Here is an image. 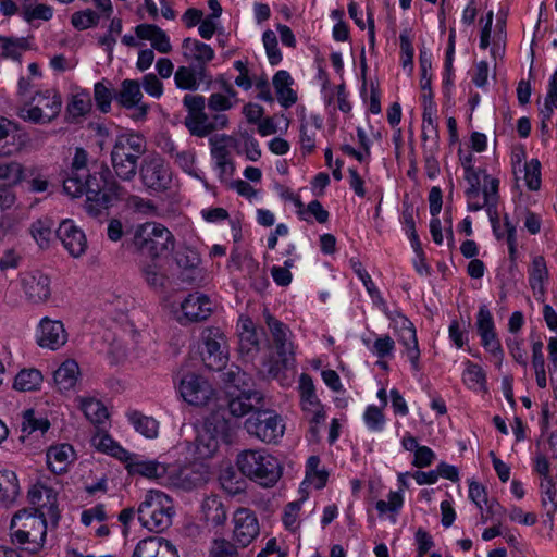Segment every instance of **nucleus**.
<instances>
[{
	"instance_id": "11",
	"label": "nucleus",
	"mask_w": 557,
	"mask_h": 557,
	"mask_svg": "<svg viewBox=\"0 0 557 557\" xmlns=\"http://www.w3.org/2000/svg\"><path fill=\"white\" fill-rule=\"evenodd\" d=\"M205 348L202 361L208 369L221 371L227 362V349L224 334L218 327L206 329L201 334Z\"/></svg>"
},
{
	"instance_id": "30",
	"label": "nucleus",
	"mask_w": 557,
	"mask_h": 557,
	"mask_svg": "<svg viewBox=\"0 0 557 557\" xmlns=\"http://www.w3.org/2000/svg\"><path fill=\"white\" fill-rule=\"evenodd\" d=\"M201 507L207 522L213 525H222L225 523L227 518L226 509L219 496L211 495L207 497Z\"/></svg>"
},
{
	"instance_id": "58",
	"label": "nucleus",
	"mask_w": 557,
	"mask_h": 557,
	"mask_svg": "<svg viewBox=\"0 0 557 557\" xmlns=\"http://www.w3.org/2000/svg\"><path fill=\"white\" fill-rule=\"evenodd\" d=\"M483 347L491 352L498 361V367H500L504 359V351L502 349L500 342L498 341L496 333L492 332L486 337H481Z\"/></svg>"
},
{
	"instance_id": "10",
	"label": "nucleus",
	"mask_w": 557,
	"mask_h": 557,
	"mask_svg": "<svg viewBox=\"0 0 557 557\" xmlns=\"http://www.w3.org/2000/svg\"><path fill=\"white\" fill-rule=\"evenodd\" d=\"M183 104L187 110L184 125L191 136L206 137L214 132L208 114L205 112L206 100L203 96L187 94L183 98Z\"/></svg>"
},
{
	"instance_id": "64",
	"label": "nucleus",
	"mask_w": 557,
	"mask_h": 557,
	"mask_svg": "<svg viewBox=\"0 0 557 557\" xmlns=\"http://www.w3.org/2000/svg\"><path fill=\"white\" fill-rule=\"evenodd\" d=\"M143 87L147 94L154 98L161 97L163 85L154 74H147L143 78Z\"/></svg>"
},
{
	"instance_id": "52",
	"label": "nucleus",
	"mask_w": 557,
	"mask_h": 557,
	"mask_svg": "<svg viewBox=\"0 0 557 557\" xmlns=\"http://www.w3.org/2000/svg\"><path fill=\"white\" fill-rule=\"evenodd\" d=\"M419 61H420V69H421L422 95L424 92L430 94L431 100H432L433 99V92H432V88H431L432 78H431V75L429 74V70H431V66H432L431 57L428 54L426 51L422 50V51H420Z\"/></svg>"
},
{
	"instance_id": "37",
	"label": "nucleus",
	"mask_w": 557,
	"mask_h": 557,
	"mask_svg": "<svg viewBox=\"0 0 557 557\" xmlns=\"http://www.w3.org/2000/svg\"><path fill=\"white\" fill-rule=\"evenodd\" d=\"M128 419L137 432L147 438H154L158 435L159 423L151 417H147L139 411L128 413Z\"/></svg>"
},
{
	"instance_id": "5",
	"label": "nucleus",
	"mask_w": 557,
	"mask_h": 557,
	"mask_svg": "<svg viewBox=\"0 0 557 557\" xmlns=\"http://www.w3.org/2000/svg\"><path fill=\"white\" fill-rule=\"evenodd\" d=\"M141 525L160 533L172 524L174 513L171 498L160 491H149L137 510Z\"/></svg>"
},
{
	"instance_id": "44",
	"label": "nucleus",
	"mask_w": 557,
	"mask_h": 557,
	"mask_svg": "<svg viewBox=\"0 0 557 557\" xmlns=\"http://www.w3.org/2000/svg\"><path fill=\"white\" fill-rule=\"evenodd\" d=\"M100 20L99 14L95 11L87 9L85 11H78L73 13L71 17L72 25L79 30H85L89 27L98 25Z\"/></svg>"
},
{
	"instance_id": "22",
	"label": "nucleus",
	"mask_w": 557,
	"mask_h": 557,
	"mask_svg": "<svg viewBox=\"0 0 557 557\" xmlns=\"http://www.w3.org/2000/svg\"><path fill=\"white\" fill-rule=\"evenodd\" d=\"M272 83L277 100L283 108L288 109L297 102V94L290 87L294 81L287 71L281 70L276 72Z\"/></svg>"
},
{
	"instance_id": "55",
	"label": "nucleus",
	"mask_w": 557,
	"mask_h": 557,
	"mask_svg": "<svg viewBox=\"0 0 557 557\" xmlns=\"http://www.w3.org/2000/svg\"><path fill=\"white\" fill-rule=\"evenodd\" d=\"M239 352L242 355H250L259 350V338L256 331H247L239 333Z\"/></svg>"
},
{
	"instance_id": "60",
	"label": "nucleus",
	"mask_w": 557,
	"mask_h": 557,
	"mask_svg": "<svg viewBox=\"0 0 557 557\" xmlns=\"http://www.w3.org/2000/svg\"><path fill=\"white\" fill-rule=\"evenodd\" d=\"M364 422L369 429L381 431L385 422L384 414L377 407L369 406L364 412Z\"/></svg>"
},
{
	"instance_id": "34",
	"label": "nucleus",
	"mask_w": 557,
	"mask_h": 557,
	"mask_svg": "<svg viewBox=\"0 0 557 557\" xmlns=\"http://www.w3.org/2000/svg\"><path fill=\"white\" fill-rule=\"evenodd\" d=\"M34 99H37L38 104H42L41 108L44 109L47 122L52 121L59 115L62 107V100L61 96L57 91L47 90L44 94L37 92Z\"/></svg>"
},
{
	"instance_id": "42",
	"label": "nucleus",
	"mask_w": 557,
	"mask_h": 557,
	"mask_svg": "<svg viewBox=\"0 0 557 557\" xmlns=\"http://www.w3.org/2000/svg\"><path fill=\"white\" fill-rule=\"evenodd\" d=\"M483 208L486 209V212L490 216V221H491L495 236L497 238H502L503 234L499 233V231H498V228H499L498 213H497L496 208H494L493 202H490L484 197H483L482 201H480L479 199L468 201V209L470 211H479Z\"/></svg>"
},
{
	"instance_id": "31",
	"label": "nucleus",
	"mask_w": 557,
	"mask_h": 557,
	"mask_svg": "<svg viewBox=\"0 0 557 557\" xmlns=\"http://www.w3.org/2000/svg\"><path fill=\"white\" fill-rule=\"evenodd\" d=\"M423 102V115H422V139L426 141L429 138L437 137V124L434 115L436 108L433 101H431V95L424 92L422 95Z\"/></svg>"
},
{
	"instance_id": "2",
	"label": "nucleus",
	"mask_w": 557,
	"mask_h": 557,
	"mask_svg": "<svg viewBox=\"0 0 557 557\" xmlns=\"http://www.w3.org/2000/svg\"><path fill=\"white\" fill-rule=\"evenodd\" d=\"M227 396V408L235 418L249 413L251 408H259L263 394L252 389L253 380L239 367L232 364L221 375Z\"/></svg>"
},
{
	"instance_id": "46",
	"label": "nucleus",
	"mask_w": 557,
	"mask_h": 557,
	"mask_svg": "<svg viewBox=\"0 0 557 557\" xmlns=\"http://www.w3.org/2000/svg\"><path fill=\"white\" fill-rule=\"evenodd\" d=\"M34 1L24 2L23 4V16L27 22L34 20L48 21L52 17V10L46 4H37L33 8Z\"/></svg>"
},
{
	"instance_id": "19",
	"label": "nucleus",
	"mask_w": 557,
	"mask_h": 557,
	"mask_svg": "<svg viewBox=\"0 0 557 557\" xmlns=\"http://www.w3.org/2000/svg\"><path fill=\"white\" fill-rule=\"evenodd\" d=\"M66 341L67 334L62 322L53 321L48 318L41 320L37 338V343L40 347L55 350L63 346Z\"/></svg>"
},
{
	"instance_id": "63",
	"label": "nucleus",
	"mask_w": 557,
	"mask_h": 557,
	"mask_svg": "<svg viewBox=\"0 0 557 557\" xmlns=\"http://www.w3.org/2000/svg\"><path fill=\"white\" fill-rule=\"evenodd\" d=\"M17 114L24 121H29L33 123H40L42 122L44 117H46L44 109L39 104H36L30 108L24 106L18 109Z\"/></svg>"
},
{
	"instance_id": "28",
	"label": "nucleus",
	"mask_w": 557,
	"mask_h": 557,
	"mask_svg": "<svg viewBox=\"0 0 557 557\" xmlns=\"http://www.w3.org/2000/svg\"><path fill=\"white\" fill-rule=\"evenodd\" d=\"M26 177L25 168L15 160L0 162V186L14 187Z\"/></svg>"
},
{
	"instance_id": "62",
	"label": "nucleus",
	"mask_w": 557,
	"mask_h": 557,
	"mask_svg": "<svg viewBox=\"0 0 557 557\" xmlns=\"http://www.w3.org/2000/svg\"><path fill=\"white\" fill-rule=\"evenodd\" d=\"M394 347V339L388 335H384L382 337L376 338V341L373 344V351L379 358H385L392 354Z\"/></svg>"
},
{
	"instance_id": "33",
	"label": "nucleus",
	"mask_w": 557,
	"mask_h": 557,
	"mask_svg": "<svg viewBox=\"0 0 557 557\" xmlns=\"http://www.w3.org/2000/svg\"><path fill=\"white\" fill-rule=\"evenodd\" d=\"M548 278V270L546 267L545 259L542 256H537L532 261V267L530 270L529 283L531 288L541 295L544 296L545 288L544 283Z\"/></svg>"
},
{
	"instance_id": "20",
	"label": "nucleus",
	"mask_w": 557,
	"mask_h": 557,
	"mask_svg": "<svg viewBox=\"0 0 557 557\" xmlns=\"http://www.w3.org/2000/svg\"><path fill=\"white\" fill-rule=\"evenodd\" d=\"M132 557H178V554L169 541L149 536L136 545Z\"/></svg>"
},
{
	"instance_id": "27",
	"label": "nucleus",
	"mask_w": 557,
	"mask_h": 557,
	"mask_svg": "<svg viewBox=\"0 0 557 557\" xmlns=\"http://www.w3.org/2000/svg\"><path fill=\"white\" fill-rule=\"evenodd\" d=\"M400 342L407 347V356L414 370H419L420 350L418 347V339L416 329L408 319L403 318V333Z\"/></svg>"
},
{
	"instance_id": "41",
	"label": "nucleus",
	"mask_w": 557,
	"mask_h": 557,
	"mask_svg": "<svg viewBox=\"0 0 557 557\" xmlns=\"http://www.w3.org/2000/svg\"><path fill=\"white\" fill-rule=\"evenodd\" d=\"M141 274L150 288L159 292L165 288L168 276L156 263L144 265L141 268Z\"/></svg>"
},
{
	"instance_id": "24",
	"label": "nucleus",
	"mask_w": 557,
	"mask_h": 557,
	"mask_svg": "<svg viewBox=\"0 0 557 557\" xmlns=\"http://www.w3.org/2000/svg\"><path fill=\"white\" fill-rule=\"evenodd\" d=\"M78 375V363L73 359H67L54 371L53 380L59 391H69L75 386Z\"/></svg>"
},
{
	"instance_id": "32",
	"label": "nucleus",
	"mask_w": 557,
	"mask_h": 557,
	"mask_svg": "<svg viewBox=\"0 0 557 557\" xmlns=\"http://www.w3.org/2000/svg\"><path fill=\"white\" fill-rule=\"evenodd\" d=\"M42 379L39 370L34 368L23 369L16 374L13 387L20 392L36 391L41 385Z\"/></svg>"
},
{
	"instance_id": "40",
	"label": "nucleus",
	"mask_w": 557,
	"mask_h": 557,
	"mask_svg": "<svg viewBox=\"0 0 557 557\" xmlns=\"http://www.w3.org/2000/svg\"><path fill=\"white\" fill-rule=\"evenodd\" d=\"M1 48V58H10L16 61H21L22 51L28 50L30 45L27 38L24 37H4L2 39Z\"/></svg>"
},
{
	"instance_id": "12",
	"label": "nucleus",
	"mask_w": 557,
	"mask_h": 557,
	"mask_svg": "<svg viewBox=\"0 0 557 557\" xmlns=\"http://www.w3.org/2000/svg\"><path fill=\"white\" fill-rule=\"evenodd\" d=\"M180 393L189 405L203 406L212 397L213 389L201 376L195 373H187L181 380Z\"/></svg>"
},
{
	"instance_id": "36",
	"label": "nucleus",
	"mask_w": 557,
	"mask_h": 557,
	"mask_svg": "<svg viewBox=\"0 0 557 557\" xmlns=\"http://www.w3.org/2000/svg\"><path fill=\"white\" fill-rule=\"evenodd\" d=\"M207 482L206 475L202 471L193 467H185L177 473L174 484L183 490H193L201 486Z\"/></svg>"
},
{
	"instance_id": "53",
	"label": "nucleus",
	"mask_w": 557,
	"mask_h": 557,
	"mask_svg": "<svg viewBox=\"0 0 557 557\" xmlns=\"http://www.w3.org/2000/svg\"><path fill=\"white\" fill-rule=\"evenodd\" d=\"M50 428V422L47 419L40 418L37 419L35 417V412L32 409H28L23 414V423L22 429L23 431H28L29 433L34 431H41L45 433Z\"/></svg>"
},
{
	"instance_id": "43",
	"label": "nucleus",
	"mask_w": 557,
	"mask_h": 557,
	"mask_svg": "<svg viewBox=\"0 0 557 557\" xmlns=\"http://www.w3.org/2000/svg\"><path fill=\"white\" fill-rule=\"evenodd\" d=\"M174 81L176 86L181 89H198L197 74L193 67L180 66L174 74Z\"/></svg>"
},
{
	"instance_id": "21",
	"label": "nucleus",
	"mask_w": 557,
	"mask_h": 557,
	"mask_svg": "<svg viewBox=\"0 0 557 557\" xmlns=\"http://www.w3.org/2000/svg\"><path fill=\"white\" fill-rule=\"evenodd\" d=\"M131 475H141L148 479H159L166 473V467L156 460H144L136 455H131L123 460Z\"/></svg>"
},
{
	"instance_id": "26",
	"label": "nucleus",
	"mask_w": 557,
	"mask_h": 557,
	"mask_svg": "<svg viewBox=\"0 0 557 557\" xmlns=\"http://www.w3.org/2000/svg\"><path fill=\"white\" fill-rule=\"evenodd\" d=\"M73 453V448L69 444L50 447L47 451L49 469L57 474L65 472Z\"/></svg>"
},
{
	"instance_id": "9",
	"label": "nucleus",
	"mask_w": 557,
	"mask_h": 557,
	"mask_svg": "<svg viewBox=\"0 0 557 557\" xmlns=\"http://www.w3.org/2000/svg\"><path fill=\"white\" fill-rule=\"evenodd\" d=\"M139 176L144 186L161 193L171 187L172 173L165 161L158 154L145 157L139 164Z\"/></svg>"
},
{
	"instance_id": "29",
	"label": "nucleus",
	"mask_w": 557,
	"mask_h": 557,
	"mask_svg": "<svg viewBox=\"0 0 557 557\" xmlns=\"http://www.w3.org/2000/svg\"><path fill=\"white\" fill-rule=\"evenodd\" d=\"M182 47L184 49V55L195 60L197 63L207 64L214 58L213 49L197 39L186 38Z\"/></svg>"
},
{
	"instance_id": "38",
	"label": "nucleus",
	"mask_w": 557,
	"mask_h": 557,
	"mask_svg": "<svg viewBox=\"0 0 557 557\" xmlns=\"http://www.w3.org/2000/svg\"><path fill=\"white\" fill-rule=\"evenodd\" d=\"M81 409L85 417L94 424H101L109 417L106 406L95 398L81 399Z\"/></svg>"
},
{
	"instance_id": "54",
	"label": "nucleus",
	"mask_w": 557,
	"mask_h": 557,
	"mask_svg": "<svg viewBox=\"0 0 557 557\" xmlns=\"http://www.w3.org/2000/svg\"><path fill=\"white\" fill-rule=\"evenodd\" d=\"M94 97L98 109L103 113L109 112L111 108L112 94L102 82L95 84Z\"/></svg>"
},
{
	"instance_id": "4",
	"label": "nucleus",
	"mask_w": 557,
	"mask_h": 557,
	"mask_svg": "<svg viewBox=\"0 0 557 557\" xmlns=\"http://www.w3.org/2000/svg\"><path fill=\"white\" fill-rule=\"evenodd\" d=\"M239 471L262 486H273L282 475L278 459L264 450L249 449L237 457Z\"/></svg>"
},
{
	"instance_id": "17",
	"label": "nucleus",
	"mask_w": 557,
	"mask_h": 557,
	"mask_svg": "<svg viewBox=\"0 0 557 557\" xmlns=\"http://www.w3.org/2000/svg\"><path fill=\"white\" fill-rule=\"evenodd\" d=\"M57 237L61 240L63 247L73 258H79L87 249V239L84 232L73 224L72 221L65 220L55 232Z\"/></svg>"
},
{
	"instance_id": "49",
	"label": "nucleus",
	"mask_w": 557,
	"mask_h": 557,
	"mask_svg": "<svg viewBox=\"0 0 557 557\" xmlns=\"http://www.w3.org/2000/svg\"><path fill=\"white\" fill-rule=\"evenodd\" d=\"M30 233L40 248H48L52 236V230L49 224L41 220H37L30 226Z\"/></svg>"
},
{
	"instance_id": "48",
	"label": "nucleus",
	"mask_w": 557,
	"mask_h": 557,
	"mask_svg": "<svg viewBox=\"0 0 557 557\" xmlns=\"http://www.w3.org/2000/svg\"><path fill=\"white\" fill-rule=\"evenodd\" d=\"M263 45L270 64L276 65L282 61V53L277 47V38L273 30H265L262 36Z\"/></svg>"
},
{
	"instance_id": "51",
	"label": "nucleus",
	"mask_w": 557,
	"mask_h": 557,
	"mask_svg": "<svg viewBox=\"0 0 557 557\" xmlns=\"http://www.w3.org/2000/svg\"><path fill=\"white\" fill-rule=\"evenodd\" d=\"M209 555L210 557H239L236 546L225 539H214Z\"/></svg>"
},
{
	"instance_id": "13",
	"label": "nucleus",
	"mask_w": 557,
	"mask_h": 557,
	"mask_svg": "<svg viewBox=\"0 0 557 557\" xmlns=\"http://www.w3.org/2000/svg\"><path fill=\"white\" fill-rule=\"evenodd\" d=\"M233 522V539L240 547H247L260 533L257 516L248 508H238Z\"/></svg>"
},
{
	"instance_id": "47",
	"label": "nucleus",
	"mask_w": 557,
	"mask_h": 557,
	"mask_svg": "<svg viewBox=\"0 0 557 557\" xmlns=\"http://www.w3.org/2000/svg\"><path fill=\"white\" fill-rule=\"evenodd\" d=\"M174 260L176 264L184 270H191L200 263L198 252L191 248L185 247L175 252Z\"/></svg>"
},
{
	"instance_id": "39",
	"label": "nucleus",
	"mask_w": 557,
	"mask_h": 557,
	"mask_svg": "<svg viewBox=\"0 0 557 557\" xmlns=\"http://www.w3.org/2000/svg\"><path fill=\"white\" fill-rule=\"evenodd\" d=\"M111 164L114 171V178L119 177L124 182H131L136 176L137 171L139 172L138 162L125 160L121 154L120 157L111 154Z\"/></svg>"
},
{
	"instance_id": "16",
	"label": "nucleus",
	"mask_w": 557,
	"mask_h": 557,
	"mask_svg": "<svg viewBox=\"0 0 557 557\" xmlns=\"http://www.w3.org/2000/svg\"><path fill=\"white\" fill-rule=\"evenodd\" d=\"M27 141V135L14 122L0 117V156L20 152Z\"/></svg>"
},
{
	"instance_id": "35",
	"label": "nucleus",
	"mask_w": 557,
	"mask_h": 557,
	"mask_svg": "<svg viewBox=\"0 0 557 557\" xmlns=\"http://www.w3.org/2000/svg\"><path fill=\"white\" fill-rule=\"evenodd\" d=\"M91 441L92 445L100 451L107 453L122 461L129 458V453L114 442L108 434L98 433Z\"/></svg>"
},
{
	"instance_id": "23",
	"label": "nucleus",
	"mask_w": 557,
	"mask_h": 557,
	"mask_svg": "<svg viewBox=\"0 0 557 557\" xmlns=\"http://www.w3.org/2000/svg\"><path fill=\"white\" fill-rule=\"evenodd\" d=\"M20 495V483L15 472L0 470V507L8 508Z\"/></svg>"
},
{
	"instance_id": "7",
	"label": "nucleus",
	"mask_w": 557,
	"mask_h": 557,
	"mask_svg": "<svg viewBox=\"0 0 557 557\" xmlns=\"http://www.w3.org/2000/svg\"><path fill=\"white\" fill-rule=\"evenodd\" d=\"M134 243L143 253L158 258L174 250L175 238L164 225L147 222L136 230Z\"/></svg>"
},
{
	"instance_id": "56",
	"label": "nucleus",
	"mask_w": 557,
	"mask_h": 557,
	"mask_svg": "<svg viewBox=\"0 0 557 557\" xmlns=\"http://www.w3.org/2000/svg\"><path fill=\"white\" fill-rule=\"evenodd\" d=\"M476 325L481 337H486L490 333L495 332L493 317L485 306L480 307Z\"/></svg>"
},
{
	"instance_id": "8",
	"label": "nucleus",
	"mask_w": 557,
	"mask_h": 557,
	"mask_svg": "<svg viewBox=\"0 0 557 557\" xmlns=\"http://www.w3.org/2000/svg\"><path fill=\"white\" fill-rule=\"evenodd\" d=\"M263 315L278 356L277 360L270 361L268 372L271 376L277 377L282 370L294 364L293 344L287 338L289 330L283 322L274 318L267 309L263 311Z\"/></svg>"
},
{
	"instance_id": "15",
	"label": "nucleus",
	"mask_w": 557,
	"mask_h": 557,
	"mask_svg": "<svg viewBox=\"0 0 557 557\" xmlns=\"http://www.w3.org/2000/svg\"><path fill=\"white\" fill-rule=\"evenodd\" d=\"M21 285L26 298L34 304L45 302L50 298V278L39 270L24 273Z\"/></svg>"
},
{
	"instance_id": "59",
	"label": "nucleus",
	"mask_w": 557,
	"mask_h": 557,
	"mask_svg": "<svg viewBox=\"0 0 557 557\" xmlns=\"http://www.w3.org/2000/svg\"><path fill=\"white\" fill-rule=\"evenodd\" d=\"M403 506V496L399 492H391L388 494V502L379 500L376 502L377 511L383 515L387 511L397 512Z\"/></svg>"
},
{
	"instance_id": "6",
	"label": "nucleus",
	"mask_w": 557,
	"mask_h": 557,
	"mask_svg": "<svg viewBox=\"0 0 557 557\" xmlns=\"http://www.w3.org/2000/svg\"><path fill=\"white\" fill-rule=\"evenodd\" d=\"M264 396L259 408H251L249 418L244 423L247 433L259 441L271 444L276 443L285 431L282 418L271 409H264Z\"/></svg>"
},
{
	"instance_id": "45",
	"label": "nucleus",
	"mask_w": 557,
	"mask_h": 557,
	"mask_svg": "<svg viewBox=\"0 0 557 557\" xmlns=\"http://www.w3.org/2000/svg\"><path fill=\"white\" fill-rule=\"evenodd\" d=\"M90 110V98L88 94H77L66 107V112L73 119L85 115Z\"/></svg>"
},
{
	"instance_id": "18",
	"label": "nucleus",
	"mask_w": 557,
	"mask_h": 557,
	"mask_svg": "<svg viewBox=\"0 0 557 557\" xmlns=\"http://www.w3.org/2000/svg\"><path fill=\"white\" fill-rule=\"evenodd\" d=\"M146 152L145 137L138 133L121 134L115 138L111 154L120 157L125 160H135L138 162L139 158Z\"/></svg>"
},
{
	"instance_id": "61",
	"label": "nucleus",
	"mask_w": 557,
	"mask_h": 557,
	"mask_svg": "<svg viewBox=\"0 0 557 557\" xmlns=\"http://www.w3.org/2000/svg\"><path fill=\"white\" fill-rule=\"evenodd\" d=\"M315 129L309 127L307 123H301L300 126V145L301 149L308 153L312 152L315 148Z\"/></svg>"
},
{
	"instance_id": "25",
	"label": "nucleus",
	"mask_w": 557,
	"mask_h": 557,
	"mask_svg": "<svg viewBox=\"0 0 557 557\" xmlns=\"http://www.w3.org/2000/svg\"><path fill=\"white\" fill-rule=\"evenodd\" d=\"M119 104L126 109H133L143 99L140 84L135 79H124L121 83L120 90L114 96Z\"/></svg>"
},
{
	"instance_id": "57",
	"label": "nucleus",
	"mask_w": 557,
	"mask_h": 557,
	"mask_svg": "<svg viewBox=\"0 0 557 557\" xmlns=\"http://www.w3.org/2000/svg\"><path fill=\"white\" fill-rule=\"evenodd\" d=\"M196 448L199 457H210L218 448V442L208 433L201 434L196 438Z\"/></svg>"
},
{
	"instance_id": "14",
	"label": "nucleus",
	"mask_w": 557,
	"mask_h": 557,
	"mask_svg": "<svg viewBox=\"0 0 557 557\" xmlns=\"http://www.w3.org/2000/svg\"><path fill=\"white\" fill-rule=\"evenodd\" d=\"M181 311L177 317L181 324L205 321L212 312L211 300L203 294H189L181 304Z\"/></svg>"
},
{
	"instance_id": "3",
	"label": "nucleus",
	"mask_w": 557,
	"mask_h": 557,
	"mask_svg": "<svg viewBox=\"0 0 557 557\" xmlns=\"http://www.w3.org/2000/svg\"><path fill=\"white\" fill-rule=\"evenodd\" d=\"M11 537L17 544H28L25 548L30 554L38 553L47 535L45 513L39 509H22L15 512L11 521Z\"/></svg>"
},
{
	"instance_id": "1",
	"label": "nucleus",
	"mask_w": 557,
	"mask_h": 557,
	"mask_svg": "<svg viewBox=\"0 0 557 557\" xmlns=\"http://www.w3.org/2000/svg\"><path fill=\"white\" fill-rule=\"evenodd\" d=\"M87 161V152L83 148H76L70 174L63 180V189L74 198L86 195V212L98 218L114 202L124 199L127 193L114 178L108 165L102 164L99 171L89 173Z\"/></svg>"
},
{
	"instance_id": "50",
	"label": "nucleus",
	"mask_w": 557,
	"mask_h": 557,
	"mask_svg": "<svg viewBox=\"0 0 557 557\" xmlns=\"http://www.w3.org/2000/svg\"><path fill=\"white\" fill-rule=\"evenodd\" d=\"M524 180L531 190H539L541 187V163L537 159H532L524 165Z\"/></svg>"
}]
</instances>
